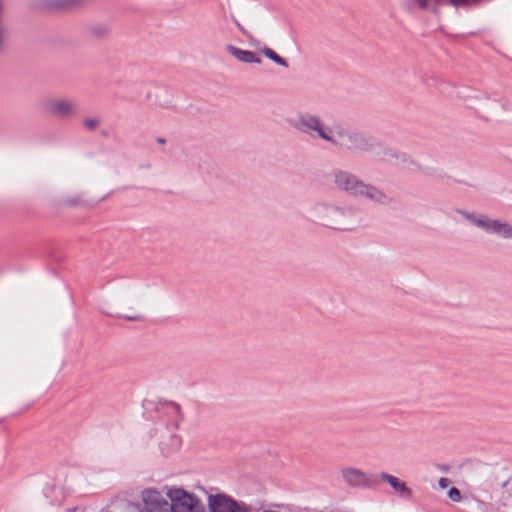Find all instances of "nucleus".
<instances>
[{
    "instance_id": "1",
    "label": "nucleus",
    "mask_w": 512,
    "mask_h": 512,
    "mask_svg": "<svg viewBox=\"0 0 512 512\" xmlns=\"http://www.w3.org/2000/svg\"><path fill=\"white\" fill-rule=\"evenodd\" d=\"M295 128L304 132H316L317 135L329 142L340 145L347 149L361 148L363 139L356 133H348L343 131H336L325 129L319 118L311 115L300 116L294 124Z\"/></svg>"
},
{
    "instance_id": "2",
    "label": "nucleus",
    "mask_w": 512,
    "mask_h": 512,
    "mask_svg": "<svg viewBox=\"0 0 512 512\" xmlns=\"http://www.w3.org/2000/svg\"><path fill=\"white\" fill-rule=\"evenodd\" d=\"M336 186L354 195H363L375 201H381L384 195L374 187L359 181L354 175L338 171L334 174Z\"/></svg>"
},
{
    "instance_id": "3",
    "label": "nucleus",
    "mask_w": 512,
    "mask_h": 512,
    "mask_svg": "<svg viewBox=\"0 0 512 512\" xmlns=\"http://www.w3.org/2000/svg\"><path fill=\"white\" fill-rule=\"evenodd\" d=\"M42 108L46 114L60 119L71 118L78 112L76 100L63 97L46 99L42 104Z\"/></svg>"
},
{
    "instance_id": "4",
    "label": "nucleus",
    "mask_w": 512,
    "mask_h": 512,
    "mask_svg": "<svg viewBox=\"0 0 512 512\" xmlns=\"http://www.w3.org/2000/svg\"><path fill=\"white\" fill-rule=\"evenodd\" d=\"M172 512H205L201 500L183 489H174L168 493Z\"/></svg>"
},
{
    "instance_id": "5",
    "label": "nucleus",
    "mask_w": 512,
    "mask_h": 512,
    "mask_svg": "<svg viewBox=\"0 0 512 512\" xmlns=\"http://www.w3.org/2000/svg\"><path fill=\"white\" fill-rule=\"evenodd\" d=\"M341 475L345 483L353 488H373L378 485L377 476L367 474L357 468H343Z\"/></svg>"
},
{
    "instance_id": "6",
    "label": "nucleus",
    "mask_w": 512,
    "mask_h": 512,
    "mask_svg": "<svg viewBox=\"0 0 512 512\" xmlns=\"http://www.w3.org/2000/svg\"><path fill=\"white\" fill-rule=\"evenodd\" d=\"M208 506L210 512H252L246 504L239 503L224 494L210 495Z\"/></svg>"
},
{
    "instance_id": "7",
    "label": "nucleus",
    "mask_w": 512,
    "mask_h": 512,
    "mask_svg": "<svg viewBox=\"0 0 512 512\" xmlns=\"http://www.w3.org/2000/svg\"><path fill=\"white\" fill-rule=\"evenodd\" d=\"M142 501L146 512H172L171 503L156 490L143 491Z\"/></svg>"
},
{
    "instance_id": "8",
    "label": "nucleus",
    "mask_w": 512,
    "mask_h": 512,
    "mask_svg": "<svg viewBox=\"0 0 512 512\" xmlns=\"http://www.w3.org/2000/svg\"><path fill=\"white\" fill-rule=\"evenodd\" d=\"M474 223L488 232L497 233L505 238L512 237V227L506 222L481 218L474 220Z\"/></svg>"
},
{
    "instance_id": "9",
    "label": "nucleus",
    "mask_w": 512,
    "mask_h": 512,
    "mask_svg": "<svg viewBox=\"0 0 512 512\" xmlns=\"http://www.w3.org/2000/svg\"><path fill=\"white\" fill-rule=\"evenodd\" d=\"M181 437L177 434L168 433L162 437L159 447L164 456L177 452L181 447Z\"/></svg>"
},
{
    "instance_id": "10",
    "label": "nucleus",
    "mask_w": 512,
    "mask_h": 512,
    "mask_svg": "<svg viewBox=\"0 0 512 512\" xmlns=\"http://www.w3.org/2000/svg\"><path fill=\"white\" fill-rule=\"evenodd\" d=\"M379 478H381L383 481H386L394 489V491L401 496H411V490L407 487L406 483L401 481L398 477L386 472H381L379 474Z\"/></svg>"
},
{
    "instance_id": "11",
    "label": "nucleus",
    "mask_w": 512,
    "mask_h": 512,
    "mask_svg": "<svg viewBox=\"0 0 512 512\" xmlns=\"http://www.w3.org/2000/svg\"><path fill=\"white\" fill-rule=\"evenodd\" d=\"M225 50L232 55L236 60L243 63H255L256 55L248 50L240 49L234 45L228 44L225 46Z\"/></svg>"
},
{
    "instance_id": "12",
    "label": "nucleus",
    "mask_w": 512,
    "mask_h": 512,
    "mask_svg": "<svg viewBox=\"0 0 512 512\" xmlns=\"http://www.w3.org/2000/svg\"><path fill=\"white\" fill-rule=\"evenodd\" d=\"M477 0H418L422 8H428L432 2H445L454 6H464L476 3Z\"/></svg>"
},
{
    "instance_id": "13",
    "label": "nucleus",
    "mask_w": 512,
    "mask_h": 512,
    "mask_svg": "<svg viewBox=\"0 0 512 512\" xmlns=\"http://www.w3.org/2000/svg\"><path fill=\"white\" fill-rule=\"evenodd\" d=\"M262 53L275 63L287 67V62L282 57H280L274 50L265 47L262 49Z\"/></svg>"
},
{
    "instance_id": "14",
    "label": "nucleus",
    "mask_w": 512,
    "mask_h": 512,
    "mask_svg": "<svg viewBox=\"0 0 512 512\" xmlns=\"http://www.w3.org/2000/svg\"><path fill=\"white\" fill-rule=\"evenodd\" d=\"M100 123L101 120L99 117L86 118L83 121L84 127L89 131L95 130L100 125Z\"/></svg>"
},
{
    "instance_id": "15",
    "label": "nucleus",
    "mask_w": 512,
    "mask_h": 512,
    "mask_svg": "<svg viewBox=\"0 0 512 512\" xmlns=\"http://www.w3.org/2000/svg\"><path fill=\"white\" fill-rule=\"evenodd\" d=\"M449 498L454 502H459L461 500V493L458 488L451 487L448 491Z\"/></svg>"
},
{
    "instance_id": "16",
    "label": "nucleus",
    "mask_w": 512,
    "mask_h": 512,
    "mask_svg": "<svg viewBox=\"0 0 512 512\" xmlns=\"http://www.w3.org/2000/svg\"><path fill=\"white\" fill-rule=\"evenodd\" d=\"M316 210H319L321 212L322 211L323 212H327V213L332 214V215L340 214V211L337 208L328 207L326 205H318V206H316Z\"/></svg>"
},
{
    "instance_id": "17",
    "label": "nucleus",
    "mask_w": 512,
    "mask_h": 512,
    "mask_svg": "<svg viewBox=\"0 0 512 512\" xmlns=\"http://www.w3.org/2000/svg\"><path fill=\"white\" fill-rule=\"evenodd\" d=\"M120 317L126 319V320H129V321H138L141 319V316L139 314H132V313H129V314H123V315H119Z\"/></svg>"
},
{
    "instance_id": "18",
    "label": "nucleus",
    "mask_w": 512,
    "mask_h": 512,
    "mask_svg": "<svg viewBox=\"0 0 512 512\" xmlns=\"http://www.w3.org/2000/svg\"><path fill=\"white\" fill-rule=\"evenodd\" d=\"M316 218H317L318 221H320L325 226H334L335 225V223L333 221H330V220L326 219L322 215H317Z\"/></svg>"
},
{
    "instance_id": "19",
    "label": "nucleus",
    "mask_w": 512,
    "mask_h": 512,
    "mask_svg": "<svg viewBox=\"0 0 512 512\" xmlns=\"http://www.w3.org/2000/svg\"><path fill=\"white\" fill-rule=\"evenodd\" d=\"M439 485H440V487H442V488H446V486H447V479H446V478H441V479L439 480Z\"/></svg>"
},
{
    "instance_id": "20",
    "label": "nucleus",
    "mask_w": 512,
    "mask_h": 512,
    "mask_svg": "<svg viewBox=\"0 0 512 512\" xmlns=\"http://www.w3.org/2000/svg\"><path fill=\"white\" fill-rule=\"evenodd\" d=\"M70 205H77L78 202L76 200H68L67 201Z\"/></svg>"
},
{
    "instance_id": "21",
    "label": "nucleus",
    "mask_w": 512,
    "mask_h": 512,
    "mask_svg": "<svg viewBox=\"0 0 512 512\" xmlns=\"http://www.w3.org/2000/svg\"><path fill=\"white\" fill-rule=\"evenodd\" d=\"M157 142L160 143V144H164L165 143V139L163 138H158L157 139Z\"/></svg>"
},
{
    "instance_id": "22",
    "label": "nucleus",
    "mask_w": 512,
    "mask_h": 512,
    "mask_svg": "<svg viewBox=\"0 0 512 512\" xmlns=\"http://www.w3.org/2000/svg\"><path fill=\"white\" fill-rule=\"evenodd\" d=\"M235 23H236V26H239V28H240L241 30H243V28L239 25V23H238L236 20H235Z\"/></svg>"
},
{
    "instance_id": "23",
    "label": "nucleus",
    "mask_w": 512,
    "mask_h": 512,
    "mask_svg": "<svg viewBox=\"0 0 512 512\" xmlns=\"http://www.w3.org/2000/svg\"><path fill=\"white\" fill-rule=\"evenodd\" d=\"M508 481H509V480L505 481V482L503 483V485H502V486H503V487H505V486H506V484L508 483Z\"/></svg>"
}]
</instances>
